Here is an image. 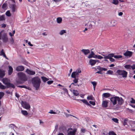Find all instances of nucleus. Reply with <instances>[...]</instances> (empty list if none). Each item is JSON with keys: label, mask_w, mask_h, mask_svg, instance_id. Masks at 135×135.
Segmentation results:
<instances>
[{"label": "nucleus", "mask_w": 135, "mask_h": 135, "mask_svg": "<svg viewBox=\"0 0 135 135\" xmlns=\"http://www.w3.org/2000/svg\"><path fill=\"white\" fill-rule=\"evenodd\" d=\"M111 103L113 105H116L117 104L118 105H122L124 102V100L122 97L118 96L113 97L110 98Z\"/></svg>", "instance_id": "f257e3e1"}, {"label": "nucleus", "mask_w": 135, "mask_h": 135, "mask_svg": "<svg viewBox=\"0 0 135 135\" xmlns=\"http://www.w3.org/2000/svg\"><path fill=\"white\" fill-rule=\"evenodd\" d=\"M32 84L34 87L36 88V90H38L39 88L41 83L40 79L38 77H36L32 79Z\"/></svg>", "instance_id": "f03ea898"}, {"label": "nucleus", "mask_w": 135, "mask_h": 135, "mask_svg": "<svg viewBox=\"0 0 135 135\" xmlns=\"http://www.w3.org/2000/svg\"><path fill=\"white\" fill-rule=\"evenodd\" d=\"M2 81L3 84L7 85V88H15V86L13 84L10 83V80L6 78H3L2 79Z\"/></svg>", "instance_id": "7ed1b4c3"}, {"label": "nucleus", "mask_w": 135, "mask_h": 135, "mask_svg": "<svg viewBox=\"0 0 135 135\" xmlns=\"http://www.w3.org/2000/svg\"><path fill=\"white\" fill-rule=\"evenodd\" d=\"M81 72V70L80 69L78 68L75 71L73 72L71 74V77L73 78H78L79 76V74Z\"/></svg>", "instance_id": "20e7f679"}, {"label": "nucleus", "mask_w": 135, "mask_h": 135, "mask_svg": "<svg viewBox=\"0 0 135 135\" xmlns=\"http://www.w3.org/2000/svg\"><path fill=\"white\" fill-rule=\"evenodd\" d=\"M116 73L119 75L122 76L123 78H126L128 74L127 72L126 71L120 70H117L116 71Z\"/></svg>", "instance_id": "39448f33"}, {"label": "nucleus", "mask_w": 135, "mask_h": 135, "mask_svg": "<svg viewBox=\"0 0 135 135\" xmlns=\"http://www.w3.org/2000/svg\"><path fill=\"white\" fill-rule=\"evenodd\" d=\"M19 78L22 81H26L27 80V78L26 75L22 72H18L17 74Z\"/></svg>", "instance_id": "423d86ee"}, {"label": "nucleus", "mask_w": 135, "mask_h": 135, "mask_svg": "<svg viewBox=\"0 0 135 135\" xmlns=\"http://www.w3.org/2000/svg\"><path fill=\"white\" fill-rule=\"evenodd\" d=\"M9 7L11 9L12 12L14 13L17 12V7L16 3L9 4Z\"/></svg>", "instance_id": "0eeeda50"}, {"label": "nucleus", "mask_w": 135, "mask_h": 135, "mask_svg": "<svg viewBox=\"0 0 135 135\" xmlns=\"http://www.w3.org/2000/svg\"><path fill=\"white\" fill-rule=\"evenodd\" d=\"M96 70H98L99 71H97L96 73L102 74V71L103 70L104 71H106L107 70V69L105 68H102L101 67L99 66H98L96 67L95 68Z\"/></svg>", "instance_id": "6e6552de"}, {"label": "nucleus", "mask_w": 135, "mask_h": 135, "mask_svg": "<svg viewBox=\"0 0 135 135\" xmlns=\"http://www.w3.org/2000/svg\"><path fill=\"white\" fill-rule=\"evenodd\" d=\"M22 105L24 108L27 109H30L31 107L29 104L26 102H23L22 103Z\"/></svg>", "instance_id": "1a4fd4ad"}, {"label": "nucleus", "mask_w": 135, "mask_h": 135, "mask_svg": "<svg viewBox=\"0 0 135 135\" xmlns=\"http://www.w3.org/2000/svg\"><path fill=\"white\" fill-rule=\"evenodd\" d=\"M2 39L3 41L4 42H7L8 40V37L7 34L4 33L2 36Z\"/></svg>", "instance_id": "9d476101"}, {"label": "nucleus", "mask_w": 135, "mask_h": 135, "mask_svg": "<svg viewBox=\"0 0 135 135\" xmlns=\"http://www.w3.org/2000/svg\"><path fill=\"white\" fill-rule=\"evenodd\" d=\"M75 100L79 102L80 101H81L84 103L86 105H88L89 106H91V105L88 103L87 101L86 100H85V99L81 100L77 99H75Z\"/></svg>", "instance_id": "9b49d317"}, {"label": "nucleus", "mask_w": 135, "mask_h": 135, "mask_svg": "<svg viewBox=\"0 0 135 135\" xmlns=\"http://www.w3.org/2000/svg\"><path fill=\"white\" fill-rule=\"evenodd\" d=\"M26 71L28 74L30 75H32L35 74V71L30 70L28 69L26 70Z\"/></svg>", "instance_id": "f8f14e48"}, {"label": "nucleus", "mask_w": 135, "mask_h": 135, "mask_svg": "<svg viewBox=\"0 0 135 135\" xmlns=\"http://www.w3.org/2000/svg\"><path fill=\"white\" fill-rule=\"evenodd\" d=\"M24 69V67L22 66H17L16 68V70L17 71H23Z\"/></svg>", "instance_id": "ddd939ff"}, {"label": "nucleus", "mask_w": 135, "mask_h": 135, "mask_svg": "<svg viewBox=\"0 0 135 135\" xmlns=\"http://www.w3.org/2000/svg\"><path fill=\"white\" fill-rule=\"evenodd\" d=\"M132 54V52L129 51H127L124 54V56H128L129 57L131 56Z\"/></svg>", "instance_id": "4468645a"}, {"label": "nucleus", "mask_w": 135, "mask_h": 135, "mask_svg": "<svg viewBox=\"0 0 135 135\" xmlns=\"http://www.w3.org/2000/svg\"><path fill=\"white\" fill-rule=\"evenodd\" d=\"M76 131V129L75 128L72 131H69L68 132V135H75V132Z\"/></svg>", "instance_id": "2eb2a0df"}, {"label": "nucleus", "mask_w": 135, "mask_h": 135, "mask_svg": "<svg viewBox=\"0 0 135 135\" xmlns=\"http://www.w3.org/2000/svg\"><path fill=\"white\" fill-rule=\"evenodd\" d=\"M108 102L106 100L103 101L102 104V106L104 108H106L107 107Z\"/></svg>", "instance_id": "dca6fc26"}, {"label": "nucleus", "mask_w": 135, "mask_h": 135, "mask_svg": "<svg viewBox=\"0 0 135 135\" xmlns=\"http://www.w3.org/2000/svg\"><path fill=\"white\" fill-rule=\"evenodd\" d=\"M4 73V70L0 69V78H2L4 77L5 75Z\"/></svg>", "instance_id": "f3484780"}, {"label": "nucleus", "mask_w": 135, "mask_h": 135, "mask_svg": "<svg viewBox=\"0 0 135 135\" xmlns=\"http://www.w3.org/2000/svg\"><path fill=\"white\" fill-rule=\"evenodd\" d=\"M9 69L8 70V74L11 75L13 71V69L12 67L10 66H8Z\"/></svg>", "instance_id": "a211bd4d"}, {"label": "nucleus", "mask_w": 135, "mask_h": 135, "mask_svg": "<svg viewBox=\"0 0 135 135\" xmlns=\"http://www.w3.org/2000/svg\"><path fill=\"white\" fill-rule=\"evenodd\" d=\"M81 51L85 55L88 54L90 52L89 50L88 49H83L81 50Z\"/></svg>", "instance_id": "6ab92c4d"}, {"label": "nucleus", "mask_w": 135, "mask_h": 135, "mask_svg": "<svg viewBox=\"0 0 135 135\" xmlns=\"http://www.w3.org/2000/svg\"><path fill=\"white\" fill-rule=\"evenodd\" d=\"M89 62L91 66L94 65L96 63L95 60L93 59H90L89 60Z\"/></svg>", "instance_id": "aec40b11"}, {"label": "nucleus", "mask_w": 135, "mask_h": 135, "mask_svg": "<svg viewBox=\"0 0 135 135\" xmlns=\"http://www.w3.org/2000/svg\"><path fill=\"white\" fill-rule=\"evenodd\" d=\"M114 56V54H110V56L109 57V59L110 61L113 62L115 61V59L112 58V57H113Z\"/></svg>", "instance_id": "412c9836"}, {"label": "nucleus", "mask_w": 135, "mask_h": 135, "mask_svg": "<svg viewBox=\"0 0 135 135\" xmlns=\"http://www.w3.org/2000/svg\"><path fill=\"white\" fill-rule=\"evenodd\" d=\"M110 94L109 93H105L103 94L102 96L105 98H108L110 97Z\"/></svg>", "instance_id": "4be33fe9"}, {"label": "nucleus", "mask_w": 135, "mask_h": 135, "mask_svg": "<svg viewBox=\"0 0 135 135\" xmlns=\"http://www.w3.org/2000/svg\"><path fill=\"white\" fill-rule=\"evenodd\" d=\"M41 78L42 81L44 82H46L49 80V79H48L44 76H41Z\"/></svg>", "instance_id": "5701e85b"}, {"label": "nucleus", "mask_w": 135, "mask_h": 135, "mask_svg": "<svg viewBox=\"0 0 135 135\" xmlns=\"http://www.w3.org/2000/svg\"><path fill=\"white\" fill-rule=\"evenodd\" d=\"M62 21V19L61 17H59L57 18V22L58 23H61Z\"/></svg>", "instance_id": "b1692460"}, {"label": "nucleus", "mask_w": 135, "mask_h": 135, "mask_svg": "<svg viewBox=\"0 0 135 135\" xmlns=\"http://www.w3.org/2000/svg\"><path fill=\"white\" fill-rule=\"evenodd\" d=\"M94 55V54L93 51H91V53L89 54L88 58L89 59H90L93 57V56Z\"/></svg>", "instance_id": "393cba45"}, {"label": "nucleus", "mask_w": 135, "mask_h": 135, "mask_svg": "<svg viewBox=\"0 0 135 135\" xmlns=\"http://www.w3.org/2000/svg\"><path fill=\"white\" fill-rule=\"evenodd\" d=\"M111 23L112 26H115L117 24L116 21L115 20H113L111 22Z\"/></svg>", "instance_id": "a878e982"}, {"label": "nucleus", "mask_w": 135, "mask_h": 135, "mask_svg": "<svg viewBox=\"0 0 135 135\" xmlns=\"http://www.w3.org/2000/svg\"><path fill=\"white\" fill-rule=\"evenodd\" d=\"M124 67L126 69H131L132 68V66L129 65H125Z\"/></svg>", "instance_id": "bb28decb"}, {"label": "nucleus", "mask_w": 135, "mask_h": 135, "mask_svg": "<svg viewBox=\"0 0 135 135\" xmlns=\"http://www.w3.org/2000/svg\"><path fill=\"white\" fill-rule=\"evenodd\" d=\"M87 28L89 29H91L92 28V25L91 23H88L87 25Z\"/></svg>", "instance_id": "cd10ccee"}, {"label": "nucleus", "mask_w": 135, "mask_h": 135, "mask_svg": "<svg viewBox=\"0 0 135 135\" xmlns=\"http://www.w3.org/2000/svg\"><path fill=\"white\" fill-rule=\"evenodd\" d=\"M21 112L23 115L25 116L27 115L28 114V113L26 110H22L21 111Z\"/></svg>", "instance_id": "c85d7f7f"}, {"label": "nucleus", "mask_w": 135, "mask_h": 135, "mask_svg": "<svg viewBox=\"0 0 135 135\" xmlns=\"http://www.w3.org/2000/svg\"><path fill=\"white\" fill-rule=\"evenodd\" d=\"M1 55L3 56V57L7 59V57L6 56L4 53V50L3 49H2L1 51Z\"/></svg>", "instance_id": "c756f323"}, {"label": "nucleus", "mask_w": 135, "mask_h": 135, "mask_svg": "<svg viewBox=\"0 0 135 135\" xmlns=\"http://www.w3.org/2000/svg\"><path fill=\"white\" fill-rule=\"evenodd\" d=\"M66 31L65 30H61L59 32V34L61 35H62L66 33Z\"/></svg>", "instance_id": "7c9ffc66"}, {"label": "nucleus", "mask_w": 135, "mask_h": 135, "mask_svg": "<svg viewBox=\"0 0 135 135\" xmlns=\"http://www.w3.org/2000/svg\"><path fill=\"white\" fill-rule=\"evenodd\" d=\"M6 14L7 16L8 17H10L11 15V14L10 13V12L9 11H7L6 13Z\"/></svg>", "instance_id": "2f4dec72"}, {"label": "nucleus", "mask_w": 135, "mask_h": 135, "mask_svg": "<svg viewBox=\"0 0 135 135\" xmlns=\"http://www.w3.org/2000/svg\"><path fill=\"white\" fill-rule=\"evenodd\" d=\"M113 57L115 59H118L121 58L122 57V56L121 55H114V56H113Z\"/></svg>", "instance_id": "473e14b6"}, {"label": "nucleus", "mask_w": 135, "mask_h": 135, "mask_svg": "<svg viewBox=\"0 0 135 135\" xmlns=\"http://www.w3.org/2000/svg\"><path fill=\"white\" fill-rule=\"evenodd\" d=\"M73 92L74 95L76 96H78L79 94L78 91L76 90H73Z\"/></svg>", "instance_id": "72a5a7b5"}, {"label": "nucleus", "mask_w": 135, "mask_h": 135, "mask_svg": "<svg viewBox=\"0 0 135 135\" xmlns=\"http://www.w3.org/2000/svg\"><path fill=\"white\" fill-rule=\"evenodd\" d=\"M87 99L88 100H93V96L91 95L88 96L87 97Z\"/></svg>", "instance_id": "f704fd0d"}, {"label": "nucleus", "mask_w": 135, "mask_h": 135, "mask_svg": "<svg viewBox=\"0 0 135 135\" xmlns=\"http://www.w3.org/2000/svg\"><path fill=\"white\" fill-rule=\"evenodd\" d=\"M109 135H117L113 131H109L108 133Z\"/></svg>", "instance_id": "c9c22d12"}, {"label": "nucleus", "mask_w": 135, "mask_h": 135, "mask_svg": "<svg viewBox=\"0 0 135 135\" xmlns=\"http://www.w3.org/2000/svg\"><path fill=\"white\" fill-rule=\"evenodd\" d=\"M118 0H113L112 3L115 5H117L118 4Z\"/></svg>", "instance_id": "e433bc0d"}, {"label": "nucleus", "mask_w": 135, "mask_h": 135, "mask_svg": "<svg viewBox=\"0 0 135 135\" xmlns=\"http://www.w3.org/2000/svg\"><path fill=\"white\" fill-rule=\"evenodd\" d=\"M18 87L21 88H24L29 89L30 88L29 87H27L25 85H19L18 86Z\"/></svg>", "instance_id": "4c0bfd02"}, {"label": "nucleus", "mask_w": 135, "mask_h": 135, "mask_svg": "<svg viewBox=\"0 0 135 135\" xmlns=\"http://www.w3.org/2000/svg\"><path fill=\"white\" fill-rule=\"evenodd\" d=\"M113 71L111 70H109L107 72V74L112 75L113 74Z\"/></svg>", "instance_id": "58836bf2"}, {"label": "nucleus", "mask_w": 135, "mask_h": 135, "mask_svg": "<svg viewBox=\"0 0 135 135\" xmlns=\"http://www.w3.org/2000/svg\"><path fill=\"white\" fill-rule=\"evenodd\" d=\"M60 113V112H59L58 113H57L56 112H54L52 110H50V111L49 112V113L51 114H58Z\"/></svg>", "instance_id": "ea45409f"}, {"label": "nucleus", "mask_w": 135, "mask_h": 135, "mask_svg": "<svg viewBox=\"0 0 135 135\" xmlns=\"http://www.w3.org/2000/svg\"><path fill=\"white\" fill-rule=\"evenodd\" d=\"M6 87L3 85L0 82V88L2 89H5Z\"/></svg>", "instance_id": "a19ab883"}, {"label": "nucleus", "mask_w": 135, "mask_h": 135, "mask_svg": "<svg viewBox=\"0 0 135 135\" xmlns=\"http://www.w3.org/2000/svg\"><path fill=\"white\" fill-rule=\"evenodd\" d=\"M128 120V119H127L124 120L123 123V125L124 126H125V125H127V121Z\"/></svg>", "instance_id": "79ce46f5"}, {"label": "nucleus", "mask_w": 135, "mask_h": 135, "mask_svg": "<svg viewBox=\"0 0 135 135\" xmlns=\"http://www.w3.org/2000/svg\"><path fill=\"white\" fill-rule=\"evenodd\" d=\"M91 83L93 85L94 89L97 85V83L95 81L91 82Z\"/></svg>", "instance_id": "37998d69"}, {"label": "nucleus", "mask_w": 135, "mask_h": 135, "mask_svg": "<svg viewBox=\"0 0 135 135\" xmlns=\"http://www.w3.org/2000/svg\"><path fill=\"white\" fill-rule=\"evenodd\" d=\"M112 120L114 122L117 123H118V119L116 118H113L112 119Z\"/></svg>", "instance_id": "c03bdc74"}, {"label": "nucleus", "mask_w": 135, "mask_h": 135, "mask_svg": "<svg viewBox=\"0 0 135 135\" xmlns=\"http://www.w3.org/2000/svg\"><path fill=\"white\" fill-rule=\"evenodd\" d=\"M9 127L10 128H11L12 129H13L14 127H15V125L13 124H10L9 125Z\"/></svg>", "instance_id": "a18cd8bd"}, {"label": "nucleus", "mask_w": 135, "mask_h": 135, "mask_svg": "<svg viewBox=\"0 0 135 135\" xmlns=\"http://www.w3.org/2000/svg\"><path fill=\"white\" fill-rule=\"evenodd\" d=\"M7 6V4L6 3H4L2 6V8L3 9H4L6 8Z\"/></svg>", "instance_id": "49530a36"}, {"label": "nucleus", "mask_w": 135, "mask_h": 135, "mask_svg": "<svg viewBox=\"0 0 135 135\" xmlns=\"http://www.w3.org/2000/svg\"><path fill=\"white\" fill-rule=\"evenodd\" d=\"M4 95V93L3 92H0V99L3 97Z\"/></svg>", "instance_id": "de8ad7c7"}, {"label": "nucleus", "mask_w": 135, "mask_h": 135, "mask_svg": "<svg viewBox=\"0 0 135 135\" xmlns=\"http://www.w3.org/2000/svg\"><path fill=\"white\" fill-rule=\"evenodd\" d=\"M129 122L131 124H135V121L130 120Z\"/></svg>", "instance_id": "09e8293b"}, {"label": "nucleus", "mask_w": 135, "mask_h": 135, "mask_svg": "<svg viewBox=\"0 0 135 135\" xmlns=\"http://www.w3.org/2000/svg\"><path fill=\"white\" fill-rule=\"evenodd\" d=\"M5 20L4 16L2 15L0 17V21H3Z\"/></svg>", "instance_id": "8fccbe9b"}, {"label": "nucleus", "mask_w": 135, "mask_h": 135, "mask_svg": "<svg viewBox=\"0 0 135 135\" xmlns=\"http://www.w3.org/2000/svg\"><path fill=\"white\" fill-rule=\"evenodd\" d=\"M75 79L73 80V82L74 83H77L78 81V79L76 78H74Z\"/></svg>", "instance_id": "3c124183"}, {"label": "nucleus", "mask_w": 135, "mask_h": 135, "mask_svg": "<svg viewBox=\"0 0 135 135\" xmlns=\"http://www.w3.org/2000/svg\"><path fill=\"white\" fill-rule=\"evenodd\" d=\"M89 103L93 105H95V103L93 101H90L89 102Z\"/></svg>", "instance_id": "603ef678"}, {"label": "nucleus", "mask_w": 135, "mask_h": 135, "mask_svg": "<svg viewBox=\"0 0 135 135\" xmlns=\"http://www.w3.org/2000/svg\"><path fill=\"white\" fill-rule=\"evenodd\" d=\"M53 82V80L49 81L47 82V83L48 84L50 85Z\"/></svg>", "instance_id": "864d4df0"}, {"label": "nucleus", "mask_w": 135, "mask_h": 135, "mask_svg": "<svg viewBox=\"0 0 135 135\" xmlns=\"http://www.w3.org/2000/svg\"><path fill=\"white\" fill-rule=\"evenodd\" d=\"M110 56V54L108 55L107 56H105L103 58L105 59H109V56Z\"/></svg>", "instance_id": "5fc2aeb1"}, {"label": "nucleus", "mask_w": 135, "mask_h": 135, "mask_svg": "<svg viewBox=\"0 0 135 135\" xmlns=\"http://www.w3.org/2000/svg\"><path fill=\"white\" fill-rule=\"evenodd\" d=\"M10 42L12 44H13L14 43V40L12 37H11L10 39Z\"/></svg>", "instance_id": "6e6d98bb"}, {"label": "nucleus", "mask_w": 135, "mask_h": 135, "mask_svg": "<svg viewBox=\"0 0 135 135\" xmlns=\"http://www.w3.org/2000/svg\"><path fill=\"white\" fill-rule=\"evenodd\" d=\"M131 99H132V100L130 101V102L132 103H135V100H133V98H131Z\"/></svg>", "instance_id": "4d7b16f0"}, {"label": "nucleus", "mask_w": 135, "mask_h": 135, "mask_svg": "<svg viewBox=\"0 0 135 135\" xmlns=\"http://www.w3.org/2000/svg\"><path fill=\"white\" fill-rule=\"evenodd\" d=\"M103 58V57L102 56L100 55H98V56L97 57V59H100Z\"/></svg>", "instance_id": "13d9d810"}, {"label": "nucleus", "mask_w": 135, "mask_h": 135, "mask_svg": "<svg viewBox=\"0 0 135 135\" xmlns=\"http://www.w3.org/2000/svg\"><path fill=\"white\" fill-rule=\"evenodd\" d=\"M65 115H66V117H68L69 116H72L74 117H75V116H73L71 114H66Z\"/></svg>", "instance_id": "bf43d9fd"}, {"label": "nucleus", "mask_w": 135, "mask_h": 135, "mask_svg": "<svg viewBox=\"0 0 135 135\" xmlns=\"http://www.w3.org/2000/svg\"><path fill=\"white\" fill-rule=\"evenodd\" d=\"M16 82L17 84H21L22 83L21 81H19V80H17Z\"/></svg>", "instance_id": "052dcab7"}, {"label": "nucleus", "mask_w": 135, "mask_h": 135, "mask_svg": "<svg viewBox=\"0 0 135 135\" xmlns=\"http://www.w3.org/2000/svg\"><path fill=\"white\" fill-rule=\"evenodd\" d=\"M123 15V13L122 12H120L118 13V15L120 16H122Z\"/></svg>", "instance_id": "680f3d73"}, {"label": "nucleus", "mask_w": 135, "mask_h": 135, "mask_svg": "<svg viewBox=\"0 0 135 135\" xmlns=\"http://www.w3.org/2000/svg\"><path fill=\"white\" fill-rule=\"evenodd\" d=\"M62 89L63 90L66 92V93H68V90H67V89H66V88H62Z\"/></svg>", "instance_id": "e2e57ef3"}, {"label": "nucleus", "mask_w": 135, "mask_h": 135, "mask_svg": "<svg viewBox=\"0 0 135 135\" xmlns=\"http://www.w3.org/2000/svg\"><path fill=\"white\" fill-rule=\"evenodd\" d=\"M133 70L135 69V64L133 65L132 66V68Z\"/></svg>", "instance_id": "0e129e2a"}, {"label": "nucleus", "mask_w": 135, "mask_h": 135, "mask_svg": "<svg viewBox=\"0 0 135 135\" xmlns=\"http://www.w3.org/2000/svg\"><path fill=\"white\" fill-rule=\"evenodd\" d=\"M6 25L4 23L2 24V27H3V28H4L5 27H6Z\"/></svg>", "instance_id": "69168bd1"}, {"label": "nucleus", "mask_w": 135, "mask_h": 135, "mask_svg": "<svg viewBox=\"0 0 135 135\" xmlns=\"http://www.w3.org/2000/svg\"><path fill=\"white\" fill-rule=\"evenodd\" d=\"M16 96L17 98H18L19 97V95L18 94L16 93H15Z\"/></svg>", "instance_id": "338daca9"}, {"label": "nucleus", "mask_w": 135, "mask_h": 135, "mask_svg": "<svg viewBox=\"0 0 135 135\" xmlns=\"http://www.w3.org/2000/svg\"><path fill=\"white\" fill-rule=\"evenodd\" d=\"M6 93H7V94H10L11 93V94H12V92L11 93V92L9 91L8 90L6 91Z\"/></svg>", "instance_id": "774afa93"}]
</instances>
